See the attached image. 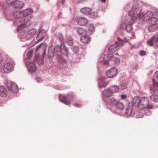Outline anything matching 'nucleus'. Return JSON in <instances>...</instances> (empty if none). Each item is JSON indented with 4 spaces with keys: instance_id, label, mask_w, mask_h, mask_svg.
<instances>
[{
    "instance_id": "8",
    "label": "nucleus",
    "mask_w": 158,
    "mask_h": 158,
    "mask_svg": "<svg viewBox=\"0 0 158 158\" xmlns=\"http://www.w3.org/2000/svg\"><path fill=\"white\" fill-rule=\"evenodd\" d=\"M15 63L14 62L6 63L4 65L3 70L5 73H8L13 70Z\"/></svg>"
},
{
    "instance_id": "38",
    "label": "nucleus",
    "mask_w": 158,
    "mask_h": 158,
    "mask_svg": "<svg viewBox=\"0 0 158 158\" xmlns=\"http://www.w3.org/2000/svg\"><path fill=\"white\" fill-rule=\"evenodd\" d=\"M73 52L75 53H77L79 51V49L77 47H75V48L73 47Z\"/></svg>"
},
{
    "instance_id": "43",
    "label": "nucleus",
    "mask_w": 158,
    "mask_h": 158,
    "mask_svg": "<svg viewBox=\"0 0 158 158\" xmlns=\"http://www.w3.org/2000/svg\"><path fill=\"white\" fill-rule=\"evenodd\" d=\"M32 51H29V52H28V53L27 54V55L28 56L29 55V56H32Z\"/></svg>"
},
{
    "instance_id": "31",
    "label": "nucleus",
    "mask_w": 158,
    "mask_h": 158,
    "mask_svg": "<svg viewBox=\"0 0 158 158\" xmlns=\"http://www.w3.org/2000/svg\"><path fill=\"white\" fill-rule=\"evenodd\" d=\"M89 14L90 15L91 18L94 19L96 18L98 15V13L96 11H91Z\"/></svg>"
},
{
    "instance_id": "36",
    "label": "nucleus",
    "mask_w": 158,
    "mask_h": 158,
    "mask_svg": "<svg viewBox=\"0 0 158 158\" xmlns=\"http://www.w3.org/2000/svg\"><path fill=\"white\" fill-rule=\"evenodd\" d=\"M88 30L90 32H93L94 31V28L93 25H90L88 27Z\"/></svg>"
},
{
    "instance_id": "44",
    "label": "nucleus",
    "mask_w": 158,
    "mask_h": 158,
    "mask_svg": "<svg viewBox=\"0 0 158 158\" xmlns=\"http://www.w3.org/2000/svg\"><path fill=\"white\" fill-rule=\"evenodd\" d=\"M73 106L77 107H80L81 106V105L80 104L77 103H75L74 104Z\"/></svg>"
},
{
    "instance_id": "19",
    "label": "nucleus",
    "mask_w": 158,
    "mask_h": 158,
    "mask_svg": "<svg viewBox=\"0 0 158 158\" xmlns=\"http://www.w3.org/2000/svg\"><path fill=\"white\" fill-rule=\"evenodd\" d=\"M80 40L82 43L86 44L91 40V38L89 35H84L81 36Z\"/></svg>"
},
{
    "instance_id": "41",
    "label": "nucleus",
    "mask_w": 158,
    "mask_h": 158,
    "mask_svg": "<svg viewBox=\"0 0 158 158\" xmlns=\"http://www.w3.org/2000/svg\"><path fill=\"white\" fill-rule=\"evenodd\" d=\"M154 45L157 47H158V37H157L155 40Z\"/></svg>"
},
{
    "instance_id": "6",
    "label": "nucleus",
    "mask_w": 158,
    "mask_h": 158,
    "mask_svg": "<svg viewBox=\"0 0 158 158\" xmlns=\"http://www.w3.org/2000/svg\"><path fill=\"white\" fill-rule=\"evenodd\" d=\"M134 21L130 19H128L121 24V27L123 29H126L127 32H130L132 30V24Z\"/></svg>"
},
{
    "instance_id": "16",
    "label": "nucleus",
    "mask_w": 158,
    "mask_h": 158,
    "mask_svg": "<svg viewBox=\"0 0 158 158\" xmlns=\"http://www.w3.org/2000/svg\"><path fill=\"white\" fill-rule=\"evenodd\" d=\"M22 2L19 1H16L13 2V7L15 8H22L23 6Z\"/></svg>"
},
{
    "instance_id": "25",
    "label": "nucleus",
    "mask_w": 158,
    "mask_h": 158,
    "mask_svg": "<svg viewBox=\"0 0 158 158\" xmlns=\"http://www.w3.org/2000/svg\"><path fill=\"white\" fill-rule=\"evenodd\" d=\"M118 102L116 98L114 97L110 98L109 100V103L111 105H115Z\"/></svg>"
},
{
    "instance_id": "35",
    "label": "nucleus",
    "mask_w": 158,
    "mask_h": 158,
    "mask_svg": "<svg viewBox=\"0 0 158 158\" xmlns=\"http://www.w3.org/2000/svg\"><path fill=\"white\" fill-rule=\"evenodd\" d=\"M127 84L125 83H122L120 86V88L121 89H123L127 88Z\"/></svg>"
},
{
    "instance_id": "14",
    "label": "nucleus",
    "mask_w": 158,
    "mask_h": 158,
    "mask_svg": "<svg viewBox=\"0 0 158 158\" xmlns=\"http://www.w3.org/2000/svg\"><path fill=\"white\" fill-rule=\"evenodd\" d=\"M134 106L133 102L129 103L126 110L125 114L129 116L131 114Z\"/></svg>"
},
{
    "instance_id": "26",
    "label": "nucleus",
    "mask_w": 158,
    "mask_h": 158,
    "mask_svg": "<svg viewBox=\"0 0 158 158\" xmlns=\"http://www.w3.org/2000/svg\"><path fill=\"white\" fill-rule=\"evenodd\" d=\"M115 106L118 109L120 110H122L124 107L123 104L119 102H118Z\"/></svg>"
},
{
    "instance_id": "13",
    "label": "nucleus",
    "mask_w": 158,
    "mask_h": 158,
    "mask_svg": "<svg viewBox=\"0 0 158 158\" xmlns=\"http://www.w3.org/2000/svg\"><path fill=\"white\" fill-rule=\"evenodd\" d=\"M32 10L31 9H28L24 10L23 12H22L24 18L26 20V18H31V16L29 15L32 13Z\"/></svg>"
},
{
    "instance_id": "28",
    "label": "nucleus",
    "mask_w": 158,
    "mask_h": 158,
    "mask_svg": "<svg viewBox=\"0 0 158 158\" xmlns=\"http://www.w3.org/2000/svg\"><path fill=\"white\" fill-rule=\"evenodd\" d=\"M67 42L69 46H71L73 45V41L71 36H68L67 37Z\"/></svg>"
},
{
    "instance_id": "10",
    "label": "nucleus",
    "mask_w": 158,
    "mask_h": 158,
    "mask_svg": "<svg viewBox=\"0 0 158 158\" xmlns=\"http://www.w3.org/2000/svg\"><path fill=\"white\" fill-rule=\"evenodd\" d=\"M117 74V69L115 68L110 69L106 72L107 76L110 78H112L115 76Z\"/></svg>"
},
{
    "instance_id": "37",
    "label": "nucleus",
    "mask_w": 158,
    "mask_h": 158,
    "mask_svg": "<svg viewBox=\"0 0 158 158\" xmlns=\"http://www.w3.org/2000/svg\"><path fill=\"white\" fill-rule=\"evenodd\" d=\"M58 38L61 41H62L63 40L64 37L62 34L60 33L58 34Z\"/></svg>"
},
{
    "instance_id": "17",
    "label": "nucleus",
    "mask_w": 158,
    "mask_h": 158,
    "mask_svg": "<svg viewBox=\"0 0 158 158\" xmlns=\"http://www.w3.org/2000/svg\"><path fill=\"white\" fill-rule=\"evenodd\" d=\"M113 56L112 54H107L104 55L103 57V59L105 61V63L106 64H108V61L110 60Z\"/></svg>"
},
{
    "instance_id": "2",
    "label": "nucleus",
    "mask_w": 158,
    "mask_h": 158,
    "mask_svg": "<svg viewBox=\"0 0 158 158\" xmlns=\"http://www.w3.org/2000/svg\"><path fill=\"white\" fill-rule=\"evenodd\" d=\"M141 14V10L139 6L138 5H135L133 6L131 10L129 13V15L131 20L134 21L137 18L139 19L140 18Z\"/></svg>"
},
{
    "instance_id": "33",
    "label": "nucleus",
    "mask_w": 158,
    "mask_h": 158,
    "mask_svg": "<svg viewBox=\"0 0 158 158\" xmlns=\"http://www.w3.org/2000/svg\"><path fill=\"white\" fill-rule=\"evenodd\" d=\"M151 19L152 24H157L156 23L157 22V19L155 17H152Z\"/></svg>"
},
{
    "instance_id": "24",
    "label": "nucleus",
    "mask_w": 158,
    "mask_h": 158,
    "mask_svg": "<svg viewBox=\"0 0 158 158\" xmlns=\"http://www.w3.org/2000/svg\"><path fill=\"white\" fill-rule=\"evenodd\" d=\"M45 37L44 35H43L42 33L40 32L36 37L37 40L39 41L42 40Z\"/></svg>"
},
{
    "instance_id": "1",
    "label": "nucleus",
    "mask_w": 158,
    "mask_h": 158,
    "mask_svg": "<svg viewBox=\"0 0 158 158\" xmlns=\"http://www.w3.org/2000/svg\"><path fill=\"white\" fill-rule=\"evenodd\" d=\"M133 103L134 106L141 109H152L154 106L149 103V99L147 97H143L140 99L137 96L135 97L133 99Z\"/></svg>"
},
{
    "instance_id": "9",
    "label": "nucleus",
    "mask_w": 158,
    "mask_h": 158,
    "mask_svg": "<svg viewBox=\"0 0 158 158\" xmlns=\"http://www.w3.org/2000/svg\"><path fill=\"white\" fill-rule=\"evenodd\" d=\"M76 22L79 25L85 26L88 23V20L85 18L81 17L76 18Z\"/></svg>"
},
{
    "instance_id": "3",
    "label": "nucleus",
    "mask_w": 158,
    "mask_h": 158,
    "mask_svg": "<svg viewBox=\"0 0 158 158\" xmlns=\"http://www.w3.org/2000/svg\"><path fill=\"white\" fill-rule=\"evenodd\" d=\"M14 17L15 18L18 19V21L21 23V24L19 25L17 27L18 31L20 30L21 28L26 27L25 24L26 22V20L24 18L22 12L20 11H16L13 14Z\"/></svg>"
},
{
    "instance_id": "30",
    "label": "nucleus",
    "mask_w": 158,
    "mask_h": 158,
    "mask_svg": "<svg viewBox=\"0 0 158 158\" xmlns=\"http://www.w3.org/2000/svg\"><path fill=\"white\" fill-rule=\"evenodd\" d=\"M155 38V37L153 36L147 42L148 45L150 46H153L154 44V40Z\"/></svg>"
},
{
    "instance_id": "21",
    "label": "nucleus",
    "mask_w": 158,
    "mask_h": 158,
    "mask_svg": "<svg viewBox=\"0 0 158 158\" xmlns=\"http://www.w3.org/2000/svg\"><path fill=\"white\" fill-rule=\"evenodd\" d=\"M91 9L90 8L84 7L81 9V12L83 14L88 15L91 13Z\"/></svg>"
},
{
    "instance_id": "48",
    "label": "nucleus",
    "mask_w": 158,
    "mask_h": 158,
    "mask_svg": "<svg viewBox=\"0 0 158 158\" xmlns=\"http://www.w3.org/2000/svg\"><path fill=\"white\" fill-rule=\"evenodd\" d=\"M64 50H65V52H66V54H67L68 51L67 48H65L64 49Z\"/></svg>"
},
{
    "instance_id": "47",
    "label": "nucleus",
    "mask_w": 158,
    "mask_h": 158,
    "mask_svg": "<svg viewBox=\"0 0 158 158\" xmlns=\"http://www.w3.org/2000/svg\"><path fill=\"white\" fill-rule=\"evenodd\" d=\"M155 74L156 76V78L158 81V71H157L156 72Z\"/></svg>"
},
{
    "instance_id": "23",
    "label": "nucleus",
    "mask_w": 158,
    "mask_h": 158,
    "mask_svg": "<svg viewBox=\"0 0 158 158\" xmlns=\"http://www.w3.org/2000/svg\"><path fill=\"white\" fill-rule=\"evenodd\" d=\"M152 81L153 82V86L150 87V90L154 92L157 89L155 87V86H158V83L154 79H152Z\"/></svg>"
},
{
    "instance_id": "15",
    "label": "nucleus",
    "mask_w": 158,
    "mask_h": 158,
    "mask_svg": "<svg viewBox=\"0 0 158 158\" xmlns=\"http://www.w3.org/2000/svg\"><path fill=\"white\" fill-rule=\"evenodd\" d=\"M27 67L28 70L31 72L35 71L37 68L36 64L33 62L29 63L28 64Z\"/></svg>"
},
{
    "instance_id": "40",
    "label": "nucleus",
    "mask_w": 158,
    "mask_h": 158,
    "mask_svg": "<svg viewBox=\"0 0 158 158\" xmlns=\"http://www.w3.org/2000/svg\"><path fill=\"white\" fill-rule=\"evenodd\" d=\"M6 2L8 4L13 5V0H6Z\"/></svg>"
},
{
    "instance_id": "45",
    "label": "nucleus",
    "mask_w": 158,
    "mask_h": 158,
    "mask_svg": "<svg viewBox=\"0 0 158 158\" xmlns=\"http://www.w3.org/2000/svg\"><path fill=\"white\" fill-rule=\"evenodd\" d=\"M3 57L1 56H0V64H1L2 62L3 61Z\"/></svg>"
},
{
    "instance_id": "34",
    "label": "nucleus",
    "mask_w": 158,
    "mask_h": 158,
    "mask_svg": "<svg viewBox=\"0 0 158 158\" xmlns=\"http://www.w3.org/2000/svg\"><path fill=\"white\" fill-rule=\"evenodd\" d=\"M36 31L35 29H32L29 31L28 32L29 35H30L31 36L34 35L36 33Z\"/></svg>"
},
{
    "instance_id": "4",
    "label": "nucleus",
    "mask_w": 158,
    "mask_h": 158,
    "mask_svg": "<svg viewBox=\"0 0 158 158\" xmlns=\"http://www.w3.org/2000/svg\"><path fill=\"white\" fill-rule=\"evenodd\" d=\"M118 91V88L117 86L115 85L111 86L103 91V95L105 97L109 98L111 97L114 93Z\"/></svg>"
},
{
    "instance_id": "39",
    "label": "nucleus",
    "mask_w": 158,
    "mask_h": 158,
    "mask_svg": "<svg viewBox=\"0 0 158 158\" xmlns=\"http://www.w3.org/2000/svg\"><path fill=\"white\" fill-rule=\"evenodd\" d=\"M139 54L140 56H144L146 54V52L143 50H141L139 52Z\"/></svg>"
},
{
    "instance_id": "27",
    "label": "nucleus",
    "mask_w": 158,
    "mask_h": 158,
    "mask_svg": "<svg viewBox=\"0 0 158 158\" xmlns=\"http://www.w3.org/2000/svg\"><path fill=\"white\" fill-rule=\"evenodd\" d=\"M150 99L155 102L158 103V96L157 95L153 94L150 97Z\"/></svg>"
},
{
    "instance_id": "22",
    "label": "nucleus",
    "mask_w": 158,
    "mask_h": 158,
    "mask_svg": "<svg viewBox=\"0 0 158 158\" xmlns=\"http://www.w3.org/2000/svg\"><path fill=\"white\" fill-rule=\"evenodd\" d=\"M148 29L150 32L156 31L158 30V24H152L149 27Z\"/></svg>"
},
{
    "instance_id": "20",
    "label": "nucleus",
    "mask_w": 158,
    "mask_h": 158,
    "mask_svg": "<svg viewBox=\"0 0 158 158\" xmlns=\"http://www.w3.org/2000/svg\"><path fill=\"white\" fill-rule=\"evenodd\" d=\"M18 87L16 84L14 82H11L10 84V89L14 93H16L18 92Z\"/></svg>"
},
{
    "instance_id": "42",
    "label": "nucleus",
    "mask_w": 158,
    "mask_h": 158,
    "mask_svg": "<svg viewBox=\"0 0 158 158\" xmlns=\"http://www.w3.org/2000/svg\"><path fill=\"white\" fill-rule=\"evenodd\" d=\"M127 97V96L126 94H123L121 95V98L122 99H125Z\"/></svg>"
},
{
    "instance_id": "29",
    "label": "nucleus",
    "mask_w": 158,
    "mask_h": 158,
    "mask_svg": "<svg viewBox=\"0 0 158 158\" xmlns=\"http://www.w3.org/2000/svg\"><path fill=\"white\" fill-rule=\"evenodd\" d=\"M112 63L114 65H116L118 64L120 62V60L118 58H113L112 60L111 61Z\"/></svg>"
},
{
    "instance_id": "50",
    "label": "nucleus",
    "mask_w": 158,
    "mask_h": 158,
    "mask_svg": "<svg viewBox=\"0 0 158 158\" xmlns=\"http://www.w3.org/2000/svg\"><path fill=\"white\" fill-rule=\"evenodd\" d=\"M41 44H40V45H39L38 46V47H37V49H38L39 48H40V46H41Z\"/></svg>"
},
{
    "instance_id": "11",
    "label": "nucleus",
    "mask_w": 158,
    "mask_h": 158,
    "mask_svg": "<svg viewBox=\"0 0 158 158\" xmlns=\"http://www.w3.org/2000/svg\"><path fill=\"white\" fill-rule=\"evenodd\" d=\"M141 17H140V18H139V19L143 21H147L149 20L152 17L153 15L152 12L150 11H147L144 15L141 13Z\"/></svg>"
},
{
    "instance_id": "49",
    "label": "nucleus",
    "mask_w": 158,
    "mask_h": 158,
    "mask_svg": "<svg viewBox=\"0 0 158 158\" xmlns=\"http://www.w3.org/2000/svg\"><path fill=\"white\" fill-rule=\"evenodd\" d=\"M101 1L102 2H105L106 1V0H101Z\"/></svg>"
},
{
    "instance_id": "46",
    "label": "nucleus",
    "mask_w": 158,
    "mask_h": 158,
    "mask_svg": "<svg viewBox=\"0 0 158 158\" xmlns=\"http://www.w3.org/2000/svg\"><path fill=\"white\" fill-rule=\"evenodd\" d=\"M36 80L37 81H39V82H40L42 81V79L41 78H40V77H37L36 78Z\"/></svg>"
},
{
    "instance_id": "32",
    "label": "nucleus",
    "mask_w": 158,
    "mask_h": 158,
    "mask_svg": "<svg viewBox=\"0 0 158 158\" xmlns=\"http://www.w3.org/2000/svg\"><path fill=\"white\" fill-rule=\"evenodd\" d=\"M77 31L80 35H81L85 32L84 29L81 28H78L77 29Z\"/></svg>"
},
{
    "instance_id": "5",
    "label": "nucleus",
    "mask_w": 158,
    "mask_h": 158,
    "mask_svg": "<svg viewBox=\"0 0 158 158\" xmlns=\"http://www.w3.org/2000/svg\"><path fill=\"white\" fill-rule=\"evenodd\" d=\"M74 98V95L71 94H68L66 96L61 95L59 96L60 101L67 105H69L71 101L73 100Z\"/></svg>"
},
{
    "instance_id": "12",
    "label": "nucleus",
    "mask_w": 158,
    "mask_h": 158,
    "mask_svg": "<svg viewBox=\"0 0 158 158\" xmlns=\"http://www.w3.org/2000/svg\"><path fill=\"white\" fill-rule=\"evenodd\" d=\"M108 83V81L107 78L102 77L99 79V86L101 88L106 87Z\"/></svg>"
},
{
    "instance_id": "7",
    "label": "nucleus",
    "mask_w": 158,
    "mask_h": 158,
    "mask_svg": "<svg viewBox=\"0 0 158 158\" xmlns=\"http://www.w3.org/2000/svg\"><path fill=\"white\" fill-rule=\"evenodd\" d=\"M118 39L120 42H115V44L110 45L109 48V51L111 52H114L117 50L118 49V47H122L123 45L124 41L120 39L119 37L118 38Z\"/></svg>"
},
{
    "instance_id": "18",
    "label": "nucleus",
    "mask_w": 158,
    "mask_h": 158,
    "mask_svg": "<svg viewBox=\"0 0 158 158\" xmlns=\"http://www.w3.org/2000/svg\"><path fill=\"white\" fill-rule=\"evenodd\" d=\"M7 94L6 89L4 86H0V95L2 97H6Z\"/></svg>"
}]
</instances>
